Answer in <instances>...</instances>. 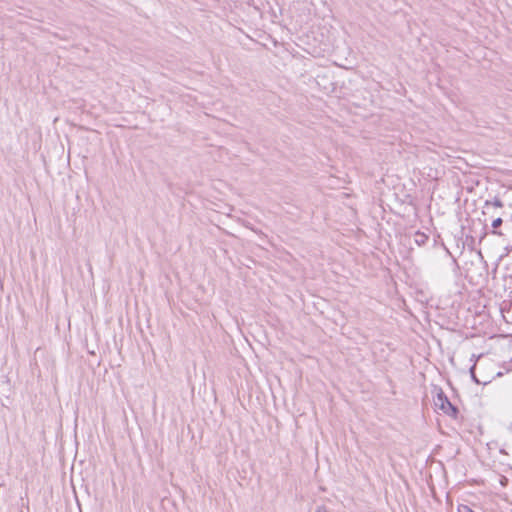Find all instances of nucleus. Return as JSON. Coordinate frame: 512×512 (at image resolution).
<instances>
[{"instance_id":"obj_1","label":"nucleus","mask_w":512,"mask_h":512,"mask_svg":"<svg viewBox=\"0 0 512 512\" xmlns=\"http://www.w3.org/2000/svg\"><path fill=\"white\" fill-rule=\"evenodd\" d=\"M434 405L437 409L441 410L444 414L450 416L453 419H457L459 410L453 405L442 389H437V393L434 396Z\"/></svg>"},{"instance_id":"obj_2","label":"nucleus","mask_w":512,"mask_h":512,"mask_svg":"<svg viewBox=\"0 0 512 512\" xmlns=\"http://www.w3.org/2000/svg\"><path fill=\"white\" fill-rule=\"evenodd\" d=\"M428 236L423 233V232H420V231H417L414 235V242L418 245V246H424L427 241H428Z\"/></svg>"},{"instance_id":"obj_3","label":"nucleus","mask_w":512,"mask_h":512,"mask_svg":"<svg viewBox=\"0 0 512 512\" xmlns=\"http://www.w3.org/2000/svg\"><path fill=\"white\" fill-rule=\"evenodd\" d=\"M485 205L486 206L493 205L495 207H500V208L503 207V203L499 198H495L492 202L486 201Z\"/></svg>"},{"instance_id":"obj_4","label":"nucleus","mask_w":512,"mask_h":512,"mask_svg":"<svg viewBox=\"0 0 512 512\" xmlns=\"http://www.w3.org/2000/svg\"><path fill=\"white\" fill-rule=\"evenodd\" d=\"M502 223H503L502 218L498 217V218H496L495 220H493V222H492V227H493L494 229H496V228L500 227V226L502 225Z\"/></svg>"},{"instance_id":"obj_5","label":"nucleus","mask_w":512,"mask_h":512,"mask_svg":"<svg viewBox=\"0 0 512 512\" xmlns=\"http://www.w3.org/2000/svg\"><path fill=\"white\" fill-rule=\"evenodd\" d=\"M470 374H471V378H472V380H473L475 383L479 384L480 382H479V380L477 379V377H476V375H475V365H473V366L470 368Z\"/></svg>"},{"instance_id":"obj_6","label":"nucleus","mask_w":512,"mask_h":512,"mask_svg":"<svg viewBox=\"0 0 512 512\" xmlns=\"http://www.w3.org/2000/svg\"><path fill=\"white\" fill-rule=\"evenodd\" d=\"M315 512H328L325 506H318Z\"/></svg>"},{"instance_id":"obj_7","label":"nucleus","mask_w":512,"mask_h":512,"mask_svg":"<svg viewBox=\"0 0 512 512\" xmlns=\"http://www.w3.org/2000/svg\"><path fill=\"white\" fill-rule=\"evenodd\" d=\"M507 429L512 433V422L507 426Z\"/></svg>"},{"instance_id":"obj_8","label":"nucleus","mask_w":512,"mask_h":512,"mask_svg":"<svg viewBox=\"0 0 512 512\" xmlns=\"http://www.w3.org/2000/svg\"><path fill=\"white\" fill-rule=\"evenodd\" d=\"M493 233H494V234L501 235V233H500V232H497V231H495V230L493 231Z\"/></svg>"}]
</instances>
